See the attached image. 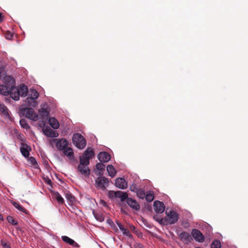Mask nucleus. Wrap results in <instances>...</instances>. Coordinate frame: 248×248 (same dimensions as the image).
<instances>
[{
  "label": "nucleus",
  "instance_id": "f257e3e1",
  "mask_svg": "<svg viewBox=\"0 0 248 248\" xmlns=\"http://www.w3.org/2000/svg\"><path fill=\"white\" fill-rule=\"evenodd\" d=\"M72 141L74 144L79 149H83L86 146V140L79 133H75L73 135Z\"/></svg>",
  "mask_w": 248,
  "mask_h": 248
},
{
  "label": "nucleus",
  "instance_id": "f03ea898",
  "mask_svg": "<svg viewBox=\"0 0 248 248\" xmlns=\"http://www.w3.org/2000/svg\"><path fill=\"white\" fill-rule=\"evenodd\" d=\"M166 217L164 218L166 224H173L177 222L179 218V215L173 210H170L169 212L166 211Z\"/></svg>",
  "mask_w": 248,
  "mask_h": 248
},
{
  "label": "nucleus",
  "instance_id": "7ed1b4c3",
  "mask_svg": "<svg viewBox=\"0 0 248 248\" xmlns=\"http://www.w3.org/2000/svg\"><path fill=\"white\" fill-rule=\"evenodd\" d=\"M21 113L23 116L29 119L36 121L38 118V115L36 114L33 108H26L21 109Z\"/></svg>",
  "mask_w": 248,
  "mask_h": 248
},
{
  "label": "nucleus",
  "instance_id": "20e7f679",
  "mask_svg": "<svg viewBox=\"0 0 248 248\" xmlns=\"http://www.w3.org/2000/svg\"><path fill=\"white\" fill-rule=\"evenodd\" d=\"M109 180L104 176H100L95 180V186L97 188L104 190L108 186Z\"/></svg>",
  "mask_w": 248,
  "mask_h": 248
},
{
  "label": "nucleus",
  "instance_id": "39448f33",
  "mask_svg": "<svg viewBox=\"0 0 248 248\" xmlns=\"http://www.w3.org/2000/svg\"><path fill=\"white\" fill-rule=\"evenodd\" d=\"M191 233L196 241L200 243L204 241V236L199 230L194 229L192 230Z\"/></svg>",
  "mask_w": 248,
  "mask_h": 248
},
{
  "label": "nucleus",
  "instance_id": "423d86ee",
  "mask_svg": "<svg viewBox=\"0 0 248 248\" xmlns=\"http://www.w3.org/2000/svg\"><path fill=\"white\" fill-rule=\"evenodd\" d=\"M52 140L54 142L57 141L56 144V147L59 150H63L67 147L68 145L67 140L64 139H62L60 140L54 139Z\"/></svg>",
  "mask_w": 248,
  "mask_h": 248
},
{
  "label": "nucleus",
  "instance_id": "0eeeda50",
  "mask_svg": "<svg viewBox=\"0 0 248 248\" xmlns=\"http://www.w3.org/2000/svg\"><path fill=\"white\" fill-rule=\"evenodd\" d=\"M155 211L158 214L162 213L165 210V205L162 202L156 201L154 202Z\"/></svg>",
  "mask_w": 248,
  "mask_h": 248
},
{
  "label": "nucleus",
  "instance_id": "6e6552de",
  "mask_svg": "<svg viewBox=\"0 0 248 248\" xmlns=\"http://www.w3.org/2000/svg\"><path fill=\"white\" fill-rule=\"evenodd\" d=\"M9 94L11 98L14 100L17 101L19 99V94L18 88L16 87L12 86L9 90Z\"/></svg>",
  "mask_w": 248,
  "mask_h": 248
},
{
  "label": "nucleus",
  "instance_id": "1a4fd4ad",
  "mask_svg": "<svg viewBox=\"0 0 248 248\" xmlns=\"http://www.w3.org/2000/svg\"><path fill=\"white\" fill-rule=\"evenodd\" d=\"M125 201H126L127 204L133 209L138 211L140 209L139 204L135 200L128 198V196Z\"/></svg>",
  "mask_w": 248,
  "mask_h": 248
},
{
  "label": "nucleus",
  "instance_id": "9d476101",
  "mask_svg": "<svg viewBox=\"0 0 248 248\" xmlns=\"http://www.w3.org/2000/svg\"><path fill=\"white\" fill-rule=\"evenodd\" d=\"M38 112L41 117L42 122L44 124L46 121L49 118V112L46 108H41L38 110Z\"/></svg>",
  "mask_w": 248,
  "mask_h": 248
},
{
  "label": "nucleus",
  "instance_id": "9b49d317",
  "mask_svg": "<svg viewBox=\"0 0 248 248\" xmlns=\"http://www.w3.org/2000/svg\"><path fill=\"white\" fill-rule=\"evenodd\" d=\"M98 159L101 162L106 163L110 159V155L106 152H100L97 155Z\"/></svg>",
  "mask_w": 248,
  "mask_h": 248
},
{
  "label": "nucleus",
  "instance_id": "f8f14e48",
  "mask_svg": "<svg viewBox=\"0 0 248 248\" xmlns=\"http://www.w3.org/2000/svg\"><path fill=\"white\" fill-rule=\"evenodd\" d=\"M43 130L45 135L48 137L56 138L59 136L58 133L51 129L48 126L46 127Z\"/></svg>",
  "mask_w": 248,
  "mask_h": 248
},
{
  "label": "nucleus",
  "instance_id": "ddd939ff",
  "mask_svg": "<svg viewBox=\"0 0 248 248\" xmlns=\"http://www.w3.org/2000/svg\"><path fill=\"white\" fill-rule=\"evenodd\" d=\"M31 150V148L30 146L28 145L27 144L22 143L21 146L20 148V152L22 155L25 157H29L30 155V151Z\"/></svg>",
  "mask_w": 248,
  "mask_h": 248
},
{
  "label": "nucleus",
  "instance_id": "4468645a",
  "mask_svg": "<svg viewBox=\"0 0 248 248\" xmlns=\"http://www.w3.org/2000/svg\"><path fill=\"white\" fill-rule=\"evenodd\" d=\"M115 186L122 189L127 188V182L122 178H118L115 180Z\"/></svg>",
  "mask_w": 248,
  "mask_h": 248
},
{
  "label": "nucleus",
  "instance_id": "2eb2a0df",
  "mask_svg": "<svg viewBox=\"0 0 248 248\" xmlns=\"http://www.w3.org/2000/svg\"><path fill=\"white\" fill-rule=\"evenodd\" d=\"M180 239L185 243H188L191 242L192 238L189 233L186 232H183L179 234Z\"/></svg>",
  "mask_w": 248,
  "mask_h": 248
},
{
  "label": "nucleus",
  "instance_id": "dca6fc26",
  "mask_svg": "<svg viewBox=\"0 0 248 248\" xmlns=\"http://www.w3.org/2000/svg\"><path fill=\"white\" fill-rule=\"evenodd\" d=\"M78 170L80 173L84 175L85 176H88L90 174V170L87 165L79 164L78 167Z\"/></svg>",
  "mask_w": 248,
  "mask_h": 248
},
{
  "label": "nucleus",
  "instance_id": "f3484780",
  "mask_svg": "<svg viewBox=\"0 0 248 248\" xmlns=\"http://www.w3.org/2000/svg\"><path fill=\"white\" fill-rule=\"evenodd\" d=\"M111 193H113L115 198H120L122 202L124 201L128 197V194L126 192L121 191L112 192Z\"/></svg>",
  "mask_w": 248,
  "mask_h": 248
},
{
  "label": "nucleus",
  "instance_id": "a211bd4d",
  "mask_svg": "<svg viewBox=\"0 0 248 248\" xmlns=\"http://www.w3.org/2000/svg\"><path fill=\"white\" fill-rule=\"evenodd\" d=\"M19 94L20 96H25L28 92V89L27 86L22 84L18 89Z\"/></svg>",
  "mask_w": 248,
  "mask_h": 248
},
{
  "label": "nucleus",
  "instance_id": "6ab92c4d",
  "mask_svg": "<svg viewBox=\"0 0 248 248\" xmlns=\"http://www.w3.org/2000/svg\"><path fill=\"white\" fill-rule=\"evenodd\" d=\"M49 124L53 129H56L59 127V122L54 117L49 118Z\"/></svg>",
  "mask_w": 248,
  "mask_h": 248
},
{
  "label": "nucleus",
  "instance_id": "aec40b11",
  "mask_svg": "<svg viewBox=\"0 0 248 248\" xmlns=\"http://www.w3.org/2000/svg\"><path fill=\"white\" fill-rule=\"evenodd\" d=\"M116 223L120 230L123 232V233L124 235L129 237H131L132 236V234L130 233L129 231L127 229H125L124 227L121 223L119 222H117Z\"/></svg>",
  "mask_w": 248,
  "mask_h": 248
},
{
  "label": "nucleus",
  "instance_id": "412c9836",
  "mask_svg": "<svg viewBox=\"0 0 248 248\" xmlns=\"http://www.w3.org/2000/svg\"><path fill=\"white\" fill-rule=\"evenodd\" d=\"M9 87L7 86L0 84V93L4 96H7L9 94Z\"/></svg>",
  "mask_w": 248,
  "mask_h": 248
},
{
  "label": "nucleus",
  "instance_id": "4be33fe9",
  "mask_svg": "<svg viewBox=\"0 0 248 248\" xmlns=\"http://www.w3.org/2000/svg\"><path fill=\"white\" fill-rule=\"evenodd\" d=\"M93 214L97 220L100 222H103L104 220L105 217L101 212L93 210Z\"/></svg>",
  "mask_w": 248,
  "mask_h": 248
},
{
  "label": "nucleus",
  "instance_id": "5701e85b",
  "mask_svg": "<svg viewBox=\"0 0 248 248\" xmlns=\"http://www.w3.org/2000/svg\"><path fill=\"white\" fill-rule=\"evenodd\" d=\"M12 203L15 208H16L17 209H18L20 211H21L26 214H28V213H29L28 211L26 209H25L24 207L22 206L19 203H18L16 202H12Z\"/></svg>",
  "mask_w": 248,
  "mask_h": 248
},
{
  "label": "nucleus",
  "instance_id": "b1692460",
  "mask_svg": "<svg viewBox=\"0 0 248 248\" xmlns=\"http://www.w3.org/2000/svg\"><path fill=\"white\" fill-rule=\"evenodd\" d=\"M63 154L64 155H66L70 159L73 158L74 157L73 155V151L72 148L70 147H66L63 150Z\"/></svg>",
  "mask_w": 248,
  "mask_h": 248
},
{
  "label": "nucleus",
  "instance_id": "393cba45",
  "mask_svg": "<svg viewBox=\"0 0 248 248\" xmlns=\"http://www.w3.org/2000/svg\"><path fill=\"white\" fill-rule=\"evenodd\" d=\"M107 170L108 172V175L111 176V177H114L115 175L116 174V171L113 167V166L111 165H108L107 167Z\"/></svg>",
  "mask_w": 248,
  "mask_h": 248
},
{
  "label": "nucleus",
  "instance_id": "a878e982",
  "mask_svg": "<svg viewBox=\"0 0 248 248\" xmlns=\"http://www.w3.org/2000/svg\"><path fill=\"white\" fill-rule=\"evenodd\" d=\"M26 103L29 106L35 107L37 105L36 99L31 97H28L26 99Z\"/></svg>",
  "mask_w": 248,
  "mask_h": 248
},
{
  "label": "nucleus",
  "instance_id": "bb28decb",
  "mask_svg": "<svg viewBox=\"0 0 248 248\" xmlns=\"http://www.w3.org/2000/svg\"><path fill=\"white\" fill-rule=\"evenodd\" d=\"M53 197L58 201L59 203L62 204L64 203V199L58 192H54Z\"/></svg>",
  "mask_w": 248,
  "mask_h": 248
},
{
  "label": "nucleus",
  "instance_id": "cd10ccee",
  "mask_svg": "<svg viewBox=\"0 0 248 248\" xmlns=\"http://www.w3.org/2000/svg\"><path fill=\"white\" fill-rule=\"evenodd\" d=\"M0 113L3 115H9L8 109L4 104H0Z\"/></svg>",
  "mask_w": 248,
  "mask_h": 248
},
{
  "label": "nucleus",
  "instance_id": "c85d7f7f",
  "mask_svg": "<svg viewBox=\"0 0 248 248\" xmlns=\"http://www.w3.org/2000/svg\"><path fill=\"white\" fill-rule=\"evenodd\" d=\"M80 161L79 164L81 165H88L89 164V157H86L83 155L80 157Z\"/></svg>",
  "mask_w": 248,
  "mask_h": 248
},
{
  "label": "nucleus",
  "instance_id": "c756f323",
  "mask_svg": "<svg viewBox=\"0 0 248 248\" xmlns=\"http://www.w3.org/2000/svg\"><path fill=\"white\" fill-rule=\"evenodd\" d=\"M62 239L66 243L69 244L70 245L72 246L75 243V241L67 236H62Z\"/></svg>",
  "mask_w": 248,
  "mask_h": 248
},
{
  "label": "nucleus",
  "instance_id": "7c9ffc66",
  "mask_svg": "<svg viewBox=\"0 0 248 248\" xmlns=\"http://www.w3.org/2000/svg\"><path fill=\"white\" fill-rule=\"evenodd\" d=\"M83 155L89 157V159H91L94 156V152L92 149L86 150L83 154Z\"/></svg>",
  "mask_w": 248,
  "mask_h": 248
},
{
  "label": "nucleus",
  "instance_id": "2f4dec72",
  "mask_svg": "<svg viewBox=\"0 0 248 248\" xmlns=\"http://www.w3.org/2000/svg\"><path fill=\"white\" fill-rule=\"evenodd\" d=\"M136 194H137V196L140 199H143L145 198V192L143 189H142L141 188H139L138 189V190L136 192Z\"/></svg>",
  "mask_w": 248,
  "mask_h": 248
},
{
  "label": "nucleus",
  "instance_id": "473e14b6",
  "mask_svg": "<svg viewBox=\"0 0 248 248\" xmlns=\"http://www.w3.org/2000/svg\"><path fill=\"white\" fill-rule=\"evenodd\" d=\"M211 247V248H221V243L219 241L216 240L212 242Z\"/></svg>",
  "mask_w": 248,
  "mask_h": 248
},
{
  "label": "nucleus",
  "instance_id": "72a5a7b5",
  "mask_svg": "<svg viewBox=\"0 0 248 248\" xmlns=\"http://www.w3.org/2000/svg\"><path fill=\"white\" fill-rule=\"evenodd\" d=\"M30 93L31 97L35 99H36L39 96V93L36 90L34 89L31 90Z\"/></svg>",
  "mask_w": 248,
  "mask_h": 248
},
{
  "label": "nucleus",
  "instance_id": "f704fd0d",
  "mask_svg": "<svg viewBox=\"0 0 248 248\" xmlns=\"http://www.w3.org/2000/svg\"><path fill=\"white\" fill-rule=\"evenodd\" d=\"M20 124L21 127L25 129H28L30 128V126L28 124L26 120L24 119L20 120Z\"/></svg>",
  "mask_w": 248,
  "mask_h": 248
},
{
  "label": "nucleus",
  "instance_id": "c9c22d12",
  "mask_svg": "<svg viewBox=\"0 0 248 248\" xmlns=\"http://www.w3.org/2000/svg\"><path fill=\"white\" fill-rule=\"evenodd\" d=\"M0 244L3 248H11L10 243L4 240H0Z\"/></svg>",
  "mask_w": 248,
  "mask_h": 248
},
{
  "label": "nucleus",
  "instance_id": "e433bc0d",
  "mask_svg": "<svg viewBox=\"0 0 248 248\" xmlns=\"http://www.w3.org/2000/svg\"><path fill=\"white\" fill-rule=\"evenodd\" d=\"M29 160L31 162V164L35 168H37L38 167V164L36 161V159L34 157L32 156H31L29 157Z\"/></svg>",
  "mask_w": 248,
  "mask_h": 248
},
{
  "label": "nucleus",
  "instance_id": "4c0bfd02",
  "mask_svg": "<svg viewBox=\"0 0 248 248\" xmlns=\"http://www.w3.org/2000/svg\"><path fill=\"white\" fill-rule=\"evenodd\" d=\"M7 219L9 223L12 224L13 225H16L17 224V221L12 216H8Z\"/></svg>",
  "mask_w": 248,
  "mask_h": 248
},
{
  "label": "nucleus",
  "instance_id": "58836bf2",
  "mask_svg": "<svg viewBox=\"0 0 248 248\" xmlns=\"http://www.w3.org/2000/svg\"><path fill=\"white\" fill-rule=\"evenodd\" d=\"M146 200L148 202H151L154 199V196L153 194L149 193L145 195Z\"/></svg>",
  "mask_w": 248,
  "mask_h": 248
},
{
  "label": "nucleus",
  "instance_id": "ea45409f",
  "mask_svg": "<svg viewBox=\"0 0 248 248\" xmlns=\"http://www.w3.org/2000/svg\"><path fill=\"white\" fill-rule=\"evenodd\" d=\"M96 169L100 171H103L105 170V166L102 163H98L96 165Z\"/></svg>",
  "mask_w": 248,
  "mask_h": 248
},
{
  "label": "nucleus",
  "instance_id": "a19ab883",
  "mask_svg": "<svg viewBox=\"0 0 248 248\" xmlns=\"http://www.w3.org/2000/svg\"><path fill=\"white\" fill-rule=\"evenodd\" d=\"M5 37L6 39L11 40L13 38V34L10 31H7L4 33Z\"/></svg>",
  "mask_w": 248,
  "mask_h": 248
},
{
  "label": "nucleus",
  "instance_id": "79ce46f5",
  "mask_svg": "<svg viewBox=\"0 0 248 248\" xmlns=\"http://www.w3.org/2000/svg\"><path fill=\"white\" fill-rule=\"evenodd\" d=\"M139 189V188L137 186V185L136 184H132L130 186V190L131 191H133V192H135L136 193L137 192V191Z\"/></svg>",
  "mask_w": 248,
  "mask_h": 248
},
{
  "label": "nucleus",
  "instance_id": "37998d69",
  "mask_svg": "<svg viewBox=\"0 0 248 248\" xmlns=\"http://www.w3.org/2000/svg\"><path fill=\"white\" fill-rule=\"evenodd\" d=\"M153 218L156 221H158L159 223H161L163 221V218H160L157 215H154Z\"/></svg>",
  "mask_w": 248,
  "mask_h": 248
},
{
  "label": "nucleus",
  "instance_id": "c03bdc74",
  "mask_svg": "<svg viewBox=\"0 0 248 248\" xmlns=\"http://www.w3.org/2000/svg\"><path fill=\"white\" fill-rule=\"evenodd\" d=\"M66 198L70 201L74 202L75 201V197L73 196L71 194H67Z\"/></svg>",
  "mask_w": 248,
  "mask_h": 248
},
{
  "label": "nucleus",
  "instance_id": "a18cd8bd",
  "mask_svg": "<svg viewBox=\"0 0 248 248\" xmlns=\"http://www.w3.org/2000/svg\"><path fill=\"white\" fill-rule=\"evenodd\" d=\"M5 80H8V81H10V82L12 81V83L15 82L14 79L12 77H10V76L7 77L5 78Z\"/></svg>",
  "mask_w": 248,
  "mask_h": 248
},
{
  "label": "nucleus",
  "instance_id": "49530a36",
  "mask_svg": "<svg viewBox=\"0 0 248 248\" xmlns=\"http://www.w3.org/2000/svg\"><path fill=\"white\" fill-rule=\"evenodd\" d=\"M4 69L2 67L0 68V78L4 76Z\"/></svg>",
  "mask_w": 248,
  "mask_h": 248
},
{
  "label": "nucleus",
  "instance_id": "de8ad7c7",
  "mask_svg": "<svg viewBox=\"0 0 248 248\" xmlns=\"http://www.w3.org/2000/svg\"><path fill=\"white\" fill-rule=\"evenodd\" d=\"M112 192L114 191L110 190L108 192L109 197L111 198H115L113 193H111Z\"/></svg>",
  "mask_w": 248,
  "mask_h": 248
},
{
  "label": "nucleus",
  "instance_id": "09e8293b",
  "mask_svg": "<svg viewBox=\"0 0 248 248\" xmlns=\"http://www.w3.org/2000/svg\"><path fill=\"white\" fill-rule=\"evenodd\" d=\"M46 183L47 184L50 185H51V184H52L51 181L50 179H49L46 180Z\"/></svg>",
  "mask_w": 248,
  "mask_h": 248
},
{
  "label": "nucleus",
  "instance_id": "8fccbe9b",
  "mask_svg": "<svg viewBox=\"0 0 248 248\" xmlns=\"http://www.w3.org/2000/svg\"><path fill=\"white\" fill-rule=\"evenodd\" d=\"M3 20V17L2 14L0 13V22H1Z\"/></svg>",
  "mask_w": 248,
  "mask_h": 248
},
{
  "label": "nucleus",
  "instance_id": "3c124183",
  "mask_svg": "<svg viewBox=\"0 0 248 248\" xmlns=\"http://www.w3.org/2000/svg\"><path fill=\"white\" fill-rule=\"evenodd\" d=\"M72 246L76 248L79 247V245L78 243H77L76 242H75V243L74 244V245H73Z\"/></svg>",
  "mask_w": 248,
  "mask_h": 248
},
{
  "label": "nucleus",
  "instance_id": "603ef678",
  "mask_svg": "<svg viewBox=\"0 0 248 248\" xmlns=\"http://www.w3.org/2000/svg\"><path fill=\"white\" fill-rule=\"evenodd\" d=\"M107 222L109 224L113 223V221L110 219H108L107 220Z\"/></svg>",
  "mask_w": 248,
  "mask_h": 248
},
{
  "label": "nucleus",
  "instance_id": "864d4df0",
  "mask_svg": "<svg viewBox=\"0 0 248 248\" xmlns=\"http://www.w3.org/2000/svg\"><path fill=\"white\" fill-rule=\"evenodd\" d=\"M130 229L131 230H133V231H135L136 230L135 227L133 225L130 226Z\"/></svg>",
  "mask_w": 248,
  "mask_h": 248
},
{
  "label": "nucleus",
  "instance_id": "5fc2aeb1",
  "mask_svg": "<svg viewBox=\"0 0 248 248\" xmlns=\"http://www.w3.org/2000/svg\"><path fill=\"white\" fill-rule=\"evenodd\" d=\"M0 220H3V217H2V215L1 214H0Z\"/></svg>",
  "mask_w": 248,
  "mask_h": 248
}]
</instances>
